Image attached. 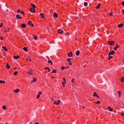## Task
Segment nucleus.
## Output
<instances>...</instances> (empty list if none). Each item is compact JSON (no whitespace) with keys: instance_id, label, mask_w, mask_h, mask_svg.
I'll use <instances>...</instances> for the list:
<instances>
[{"instance_id":"nucleus-1","label":"nucleus","mask_w":124,"mask_h":124,"mask_svg":"<svg viewBox=\"0 0 124 124\" xmlns=\"http://www.w3.org/2000/svg\"><path fill=\"white\" fill-rule=\"evenodd\" d=\"M26 73L29 75H32V71L31 70V69H28V71L26 72Z\"/></svg>"},{"instance_id":"nucleus-2","label":"nucleus","mask_w":124,"mask_h":124,"mask_svg":"<svg viewBox=\"0 0 124 124\" xmlns=\"http://www.w3.org/2000/svg\"><path fill=\"white\" fill-rule=\"evenodd\" d=\"M114 54H115V51L114 50H111L108 53V57H110L111 55H114Z\"/></svg>"},{"instance_id":"nucleus-3","label":"nucleus","mask_w":124,"mask_h":124,"mask_svg":"<svg viewBox=\"0 0 124 124\" xmlns=\"http://www.w3.org/2000/svg\"><path fill=\"white\" fill-rule=\"evenodd\" d=\"M108 44L110 46L114 45V44H115V42L109 41H108Z\"/></svg>"},{"instance_id":"nucleus-4","label":"nucleus","mask_w":124,"mask_h":124,"mask_svg":"<svg viewBox=\"0 0 124 124\" xmlns=\"http://www.w3.org/2000/svg\"><path fill=\"white\" fill-rule=\"evenodd\" d=\"M30 12H31V13H34L35 12V9H33L31 8V9L30 10Z\"/></svg>"},{"instance_id":"nucleus-5","label":"nucleus","mask_w":124,"mask_h":124,"mask_svg":"<svg viewBox=\"0 0 124 124\" xmlns=\"http://www.w3.org/2000/svg\"><path fill=\"white\" fill-rule=\"evenodd\" d=\"M58 33H61V34H62L63 33V31L62 30L59 29Z\"/></svg>"},{"instance_id":"nucleus-6","label":"nucleus","mask_w":124,"mask_h":124,"mask_svg":"<svg viewBox=\"0 0 124 124\" xmlns=\"http://www.w3.org/2000/svg\"><path fill=\"white\" fill-rule=\"evenodd\" d=\"M93 96H95L96 97H98V98H99V96H98V95H97V94L95 92L93 93Z\"/></svg>"},{"instance_id":"nucleus-7","label":"nucleus","mask_w":124,"mask_h":124,"mask_svg":"<svg viewBox=\"0 0 124 124\" xmlns=\"http://www.w3.org/2000/svg\"><path fill=\"white\" fill-rule=\"evenodd\" d=\"M20 92V90L19 89H16V90L14 91V93H18Z\"/></svg>"},{"instance_id":"nucleus-8","label":"nucleus","mask_w":124,"mask_h":124,"mask_svg":"<svg viewBox=\"0 0 124 124\" xmlns=\"http://www.w3.org/2000/svg\"><path fill=\"white\" fill-rule=\"evenodd\" d=\"M116 47H115L114 48H113V50H115V51L117 50V49H118V48H120V46H118V44H116Z\"/></svg>"},{"instance_id":"nucleus-9","label":"nucleus","mask_w":124,"mask_h":124,"mask_svg":"<svg viewBox=\"0 0 124 124\" xmlns=\"http://www.w3.org/2000/svg\"><path fill=\"white\" fill-rule=\"evenodd\" d=\"M31 5L32 6V7L31 8H33V9H35V8H36V6H35V5L33 4H31Z\"/></svg>"},{"instance_id":"nucleus-10","label":"nucleus","mask_w":124,"mask_h":124,"mask_svg":"<svg viewBox=\"0 0 124 124\" xmlns=\"http://www.w3.org/2000/svg\"><path fill=\"white\" fill-rule=\"evenodd\" d=\"M58 15L56 13H54L53 17H54V18H58Z\"/></svg>"},{"instance_id":"nucleus-11","label":"nucleus","mask_w":124,"mask_h":124,"mask_svg":"<svg viewBox=\"0 0 124 124\" xmlns=\"http://www.w3.org/2000/svg\"><path fill=\"white\" fill-rule=\"evenodd\" d=\"M47 62L48 63H50L51 65H53V62L52 61V60H48L47 61Z\"/></svg>"},{"instance_id":"nucleus-12","label":"nucleus","mask_w":124,"mask_h":124,"mask_svg":"<svg viewBox=\"0 0 124 124\" xmlns=\"http://www.w3.org/2000/svg\"><path fill=\"white\" fill-rule=\"evenodd\" d=\"M21 27L23 28V29H25V28H26V24H25L24 23H22L21 25Z\"/></svg>"},{"instance_id":"nucleus-13","label":"nucleus","mask_w":124,"mask_h":124,"mask_svg":"<svg viewBox=\"0 0 124 124\" xmlns=\"http://www.w3.org/2000/svg\"><path fill=\"white\" fill-rule=\"evenodd\" d=\"M16 19H22V17H20V15H17L16 16Z\"/></svg>"},{"instance_id":"nucleus-14","label":"nucleus","mask_w":124,"mask_h":124,"mask_svg":"<svg viewBox=\"0 0 124 124\" xmlns=\"http://www.w3.org/2000/svg\"><path fill=\"white\" fill-rule=\"evenodd\" d=\"M40 16H41V18H42V19L44 18V14L43 13H41L40 14Z\"/></svg>"},{"instance_id":"nucleus-15","label":"nucleus","mask_w":124,"mask_h":124,"mask_svg":"<svg viewBox=\"0 0 124 124\" xmlns=\"http://www.w3.org/2000/svg\"><path fill=\"white\" fill-rule=\"evenodd\" d=\"M108 108L109 109L108 111H110V112H113V108H111L110 107H108Z\"/></svg>"},{"instance_id":"nucleus-16","label":"nucleus","mask_w":124,"mask_h":124,"mask_svg":"<svg viewBox=\"0 0 124 124\" xmlns=\"http://www.w3.org/2000/svg\"><path fill=\"white\" fill-rule=\"evenodd\" d=\"M68 57H69L70 58L72 57V52H70V53H68Z\"/></svg>"},{"instance_id":"nucleus-17","label":"nucleus","mask_w":124,"mask_h":124,"mask_svg":"<svg viewBox=\"0 0 124 124\" xmlns=\"http://www.w3.org/2000/svg\"><path fill=\"white\" fill-rule=\"evenodd\" d=\"M100 5H101V4H100V3L98 4L97 6H96V8H97V9H99L100 7Z\"/></svg>"},{"instance_id":"nucleus-18","label":"nucleus","mask_w":124,"mask_h":124,"mask_svg":"<svg viewBox=\"0 0 124 124\" xmlns=\"http://www.w3.org/2000/svg\"><path fill=\"white\" fill-rule=\"evenodd\" d=\"M14 59H15V60H18V59H19V58H20V56H14L13 57Z\"/></svg>"},{"instance_id":"nucleus-19","label":"nucleus","mask_w":124,"mask_h":124,"mask_svg":"<svg viewBox=\"0 0 124 124\" xmlns=\"http://www.w3.org/2000/svg\"><path fill=\"white\" fill-rule=\"evenodd\" d=\"M23 50L25 52H28V48H27V47H23Z\"/></svg>"},{"instance_id":"nucleus-20","label":"nucleus","mask_w":124,"mask_h":124,"mask_svg":"<svg viewBox=\"0 0 124 124\" xmlns=\"http://www.w3.org/2000/svg\"><path fill=\"white\" fill-rule=\"evenodd\" d=\"M2 48L4 50V51H7V49L6 47H5V46H2Z\"/></svg>"},{"instance_id":"nucleus-21","label":"nucleus","mask_w":124,"mask_h":124,"mask_svg":"<svg viewBox=\"0 0 124 124\" xmlns=\"http://www.w3.org/2000/svg\"><path fill=\"white\" fill-rule=\"evenodd\" d=\"M79 54H80V51L77 50V52L76 53V55L77 56H79Z\"/></svg>"},{"instance_id":"nucleus-22","label":"nucleus","mask_w":124,"mask_h":124,"mask_svg":"<svg viewBox=\"0 0 124 124\" xmlns=\"http://www.w3.org/2000/svg\"><path fill=\"white\" fill-rule=\"evenodd\" d=\"M6 67L7 68H8V69H9V68H10V66L9 64H8V63H6Z\"/></svg>"},{"instance_id":"nucleus-23","label":"nucleus","mask_w":124,"mask_h":124,"mask_svg":"<svg viewBox=\"0 0 124 124\" xmlns=\"http://www.w3.org/2000/svg\"><path fill=\"white\" fill-rule=\"evenodd\" d=\"M2 108L3 110H6V109H7L6 107L4 105L2 107Z\"/></svg>"},{"instance_id":"nucleus-24","label":"nucleus","mask_w":124,"mask_h":124,"mask_svg":"<svg viewBox=\"0 0 124 124\" xmlns=\"http://www.w3.org/2000/svg\"><path fill=\"white\" fill-rule=\"evenodd\" d=\"M33 80L31 81V83H33L34 82H35V81H36V79H35V78L34 77H33Z\"/></svg>"},{"instance_id":"nucleus-25","label":"nucleus","mask_w":124,"mask_h":124,"mask_svg":"<svg viewBox=\"0 0 124 124\" xmlns=\"http://www.w3.org/2000/svg\"><path fill=\"white\" fill-rule=\"evenodd\" d=\"M123 26H124V24L123 23H121L118 25V28H121V27H123Z\"/></svg>"},{"instance_id":"nucleus-26","label":"nucleus","mask_w":124,"mask_h":124,"mask_svg":"<svg viewBox=\"0 0 124 124\" xmlns=\"http://www.w3.org/2000/svg\"><path fill=\"white\" fill-rule=\"evenodd\" d=\"M52 73H57V69L54 70L52 72Z\"/></svg>"},{"instance_id":"nucleus-27","label":"nucleus","mask_w":124,"mask_h":124,"mask_svg":"<svg viewBox=\"0 0 124 124\" xmlns=\"http://www.w3.org/2000/svg\"><path fill=\"white\" fill-rule=\"evenodd\" d=\"M122 93V92L121 91L118 92V94L119 95V97H121V94Z\"/></svg>"},{"instance_id":"nucleus-28","label":"nucleus","mask_w":124,"mask_h":124,"mask_svg":"<svg viewBox=\"0 0 124 124\" xmlns=\"http://www.w3.org/2000/svg\"><path fill=\"white\" fill-rule=\"evenodd\" d=\"M10 29L9 28H8L7 29H6L5 31L7 32L8 31H9Z\"/></svg>"},{"instance_id":"nucleus-29","label":"nucleus","mask_w":124,"mask_h":124,"mask_svg":"<svg viewBox=\"0 0 124 124\" xmlns=\"http://www.w3.org/2000/svg\"><path fill=\"white\" fill-rule=\"evenodd\" d=\"M0 84L2 83L3 84H4V83H5V81H2V80H0Z\"/></svg>"},{"instance_id":"nucleus-30","label":"nucleus","mask_w":124,"mask_h":124,"mask_svg":"<svg viewBox=\"0 0 124 124\" xmlns=\"http://www.w3.org/2000/svg\"><path fill=\"white\" fill-rule=\"evenodd\" d=\"M88 6V2H84V6Z\"/></svg>"},{"instance_id":"nucleus-31","label":"nucleus","mask_w":124,"mask_h":124,"mask_svg":"<svg viewBox=\"0 0 124 124\" xmlns=\"http://www.w3.org/2000/svg\"><path fill=\"white\" fill-rule=\"evenodd\" d=\"M61 102V101L58 100V103H56V105H59V104H60V103Z\"/></svg>"},{"instance_id":"nucleus-32","label":"nucleus","mask_w":124,"mask_h":124,"mask_svg":"<svg viewBox=\"0 0 124 124\" xmlns=\"http://www.w3.org/2000/svg\"><path fill=\"white\" fill-rule=\"evenodd\" d=\"M39 97H40V95L39 94H38L36 98L38 99L39 98Z\"/></svg>"},{"instance_id":"nucleus-33","label":"nucleus","mask_w":124,"mask_h":124,"mask_svg":"<svg viewBox=\"0 0 124 124\" xmlns=\"http://www.w3.org/2000/svg\"><path fill=\"white\" fill-rule=\"evenodd\" d=\"M14 74V75H17V74H18V72H17V71L15 72Z\"/></svg>"},{"instance_id":"nucleus-34","label":"nucleus","mask_w":124,"mask_h":124,"mask_svg":"<svg viewBox=\"0 0 124 124\" xmlns=\"http://www.w3.org/2000/svg\"><path fill=\"white\" fill-rule=\"evenodd\" d=\"M121 82H124V78H122L121 79Z\"/></svg>"},{"instance_id":"nucleus-35","label":"nucleus","mask_w":124,"mask_h":124,"mask_svg":"<svg viewBox=\"0 0 124 124\" xmlns=\"http://www.w3.org/2000/svg\"><path fill=\"white\" fill-rule=\"evenodd\" d=\"M28 24L29 25H31V21H29L28 22Z\"/></svg>"},{"instance_id":"nucleus-36","label":"nucleus","mask_w":124,"mask_h":124,"mask_svg":"<svg viewBox=\"0 0 124 124\" xmlns=\"http://www.w3.org/2000/svg\"><path fill=\"white\" fill-rule=\"evenodd\" d=\"M2 26H3V23H1L0 24V28H1V27H2Z\"/></svg>"},{"instance_id":"nucleus-37","label":"nucleus","mask_w":124,"mask_h":124,"mask_svg":"<svg viewBox=\"0 0 124 124\" xmlns=\"http://www.w3.org/2000/svg\"><path fill=\"white\" fill-rule=\"evenodd\" d=\"M71 61V59L70 58H68L67 59V62H70V61Z\"/></svg>"},{"instance_id":"nucleus-38","label":"nucleus","mask_w":124,"mask_h":124,"mask_svg":"<svg viewBox=\"0 0 124 124\" xmlns=\"http://www.w3.org/2000/svg\"><path fill=\"white\" fill-rule=\"evenodd\" d=\"M112 58H113V56H110L109 55V57L108 58V60H110V59H112Z\"/></svg>"},{"instance_id":"nucleus-39","label":"nucleus","mask_w":124,"mask_h":124,"mask_svg":"<svg viewBox=\"0 0 124 124\" xmlns=\"http://www.w3.org/2000/svg\"><path fill=\"white\" fill-rule=\"evenodd\" d=\"M63 80L64 81V83L65 84V83H66V81L65 80V78H63Z\"/></svg>"},{"instance_id":"nucleus-40","label":"nucleus","mask_w":124,"mask_h":124,"mask_svg":"<svg viewBox=\"0 0 124 124\" xmlns=\"http://www.w3.org/2000/svg\"><path fill=\"white\" fill-rule=\"evenodd\" d=\"M109 15L110 16H113V12L110 13Z\"/></svg>"},{"instance_id":"nucleus-41","label":"nucleus","mask_w":124,"mask_h":124,"mask_svg":"<svg viewBox=\"0 0 124 124\" xmlns=\"http://www.w3.org/2000/svg\"><path fill=\"white\" fill-rule=\"evenodd\" d=\"M20 12H21V10H18L17 11V13H20Z\"/></svg>"},{"instance_id":"nucleus-42","label":"nucleus","mask_w":124,"mask_h":124,"mask_svg":"<svg viewBox=\"0 0 124 124\" xmlns=\"http://www.w3.org/2000/svg\"><path fill=\"white\" fill-rule=\"evenodd\" d=\"M20 13H21V14H22L23 15H25V13H24V12L23 11L20 12Z\"/></svg>"},{"instance_id":"nucleus-43","label":"nucleus","mask_w":124,"mask_h":124,"mask_svg":"<svg viewBox=\"0 0 124 124\" xmlns=\"http://www.w3.org/2000/svg\"><path fill=\"white\" fill-rule=\"evenodd\" d=\"M61 69L62 70H63L64 69V66L62 67Z\"/></svg>"},{"instance_id":"nucleus-44","label":"nucleus","mask_w":124,"mask_h":124,"mask_svg":"<svg viewBox=\"0 0 124 124\" xmlns=\"http://www.w3.org/2000/svg\"><path fill=\"white\" fill-rule=\"evenodd\" d=\"M33 38H34V39L35 40H36L37 37H36V36H33Z\"/></svg>"},{"instance_id":"nucleus-45","label":"nucleus","mask_w":124,"mask_h":124,"mask_svg":"<svg viewBox=\"0 0 124 124\" xmlns=\"http://www.w3.org/2000/svg\"><path fill=\"white\" fill-rule=\"evenodd\" d=\"M71 82L72 83H74V78H73L72 80H71Z\"/></svg>"},{"instance_id":"nucleus-46","label":"nucleus","mask_w":124,"mask_h":124,"mask_svg":"<svg viewBox=\"0 0 124 124\" xmlns=\"http://www.w3.org/2000/svg\"><path fill=\"white\" fill-rule=\"evenodd\" d=\"M97 104H100V101H97Z\"/></svg>"},{"instance_id":"nucleus-47","label":"nucleus","mask_w":124,"mask_h":124,"mask_svg":"<svg viewBox=\"0 0 124 124\" xmlns=\"http://www.w3.org/2000/svg\"><path fill=\"white\" fill-rule=\"evenodd\" d=\"M38 93L40 94H41V93H42V92H41V91L38 92Z\"/></svg>"},{"instance_id":"nucleus-48","label":"nucleus","mask_w":124,"mask_h":124,"mask_svg":"<svg viewBox=\"0 0 124 124\" xmlns=\"http://www.w3.org/2000/svg\"><path fill=\"white\" fill-rule=\"evenodd\" d=\"M69 62V65H72V63L71 62Z\"/></svg>"},{"instance_id":"nucleus-49","label":"nucleus","mask_w":124,"mask_h":124,"mask_svg":"<svg viewBox=\"0 0 124 124\" xmlns=\"http://www.w3.org/2000/svg\"><path fill=\"white\" fill-rule=\"evenodd\" d=\"M45 70H47V69H49V67H46V68H45Z\"/></svg>"},{"instance_id":"nucleus-50","label":"nucleus","mask_w":124,"mask_h":124,"mask_svg":"<svg viewBox=\"0 0 124 124\" xmlns=\"http://www.w3.org/2000/svg\"><path fill=\"white\" fill-rule=\"evenodd\" d=\"M48 72H50V71H51V70H50V68H48Z\"/></svg>"},{"instance_id":"nucleus-51","label":"nucleus","mask_w":124,"mask_h":124,"mask_svg":"<svg viewBox=\"0 0 124 124\" xmlns=\"http://www.w3.org/2000/svg\"><path fill=\"white\" fill-rule=\"evenodd\" d=\"M123 15H124V10H122Z\"/></svg>"},{"instance_id":"nucleus-52","label":"nucleus","mask_w":124,"mask_h":124,"mask_svg":"<svg viewBox=\"0 0 124 124\" xmlns=\"http://www.w3.org/2000/svg\"><path fill=\"white\" fill-rule=\"evenodd\" d=\"M31 27H34V25L31 24Z\"/></svg>"},{"instance_id":"nucleus-53","label":"nucleus","mask_w":124,"mask_h":124,"mask_svg":"<svg viewBox=\"0 0 124 124\" xmlns=\"http://www.w3.org/2000/svg\"><path fill=\"white\" fill-rule=\"evenodd\" d=\"M122 5H123L124 6V1L122 2Z\"/></svg>"},{"instance_id":"nucleus-54","label":"nucleus","mask_w":124,"mask_h":124,"mask_svg":"<svg viewBox=\"0 0 124 124\" xmlns=\"http://www.w3.org/2000/svg\"><path fill=\"white\" fill-rule=\"evenodd\" d=\"M64 83H64V82H62V84L63 86H64Z\"/></svg>"},{"instance_id":"nucleus-55","label":"nucleus","mask_w":124,"mask_h":124,"mask_svg":"<svg viewBox=\"0 0 124 124\" xmlns=\"http://www.w3.org/2000/svg\"><path fill=\"white\" fill-rule=\"evenodd\" d=\"M39 124V123H38V122H36V123H35V124Z\"/></svg>"},{"instance_id":"nucleus-56","label":"nucleus","mask_w":124,"mask_h":124,"mask_svg":"<svg viewBox=\"0 0 124 124\" xmlns=\"http://www.w3.org/2000/svg\"><path fill=\"white\" fill-rule=\"evenodd\" d=\"M56 103H57V101H55L54 102V104H56Z\"/></svg>"},{"instance_id":"nucleus-57","label":"nucleus","mask_w":124,"mask_h":124,"mask_svg":"<svg viewBox=\"0 0 124 124\" xmlns=\"http://www.w3.org/2000/svg\"><path fill=\"white\" fill-rule=\"evenodd\" d=\"M0 38H1V40H3V39H2V37H0Z\"/></svg>"},{"instance_id":"nucleus-58","label":"nucleus","mask_w":124,"mask_h":124,"mask_svg":"<svg viewBox=\"0 0 124 124\" xmlns=\"http://www.w3.org/2000/svg\"><path fill=\"white\" fill-rule=\"evenodd\" d=\"M121 115H122V116H124V113H121Z\"/></svg>"},{"instance_id":"nucleus-59","label":"nucleus","mask_w":124,"mask_h":124,"mask_svg":"<svg viewBox=\"0 0 124 124\" xmlns=\"http://www.w3.org/2000/svg\"><path fill=\"white\" fill-rule=\"evenodd\" d=\"M30 124H33V123H32V122H30Z\"/></svg>"},{"instance_id":"nucleus-60","label":"nucleus","mask_w":124,"mask_h":124,"mask_svg":"<svg viewBox=\"0 0 124 124\" xmlns=\"http://www.w3.org/2000/svg\"><path fill=\"white\" fill-rule=\"evenodd\" d=\"M14 69L15 70H16V68H14Z\"/></svg>"},{"instance_id":"nucleus-61","label":"nucleus","mask_w":124,"mask_h":124,"mask_svg":"<svg viewBox=\"0 0 124 124\" xmlns=\"http://www.w3.org/2000/svg\"><path fill=\"white\" fill-rule=\"evenodd\" d=\"M69 68V67H67L66 68V69H68Z\"/></svg>"},{"instance_id":"nucleus-62","label":"nucleus","mask_w":124,"mask_h":124,"mask_svg":"<svg viewBox=\"0 0 124 124\" xmlns=\"http://www.w3.org/2000/svg\"><path fill=\"white\" fill-rule=\"evenodd\" d=\"M53 78H54V77H51V78H52V79H53Z\"/></svg>"},{"instance_id":"nucleus-63","label":"nucleus","mask_w":124,"mask_h":124,"mask_svg":"<svg viewBox=\"0 0 124 124\" xmlns=\"http://www.w3.org/2000/svg\"><path fill=\"white\" fill-rule=\"evenodd\" d=\"M67 34H69V33L68 32H67Z\"/></svg>"},{"instance_id":"nucleus-64","label":"nucleus","mask_w":124,"mask_h":124,"mask_svg":"<svg viewBox=\"0 0 124 124\" xmlns=\"http://www.w3.org/2000/svg\"><path fill=\"white\" fill-rule=\"evenodd\" d=\"M29 61H31V59H29Z\"/></svg>"}]
</instances>
